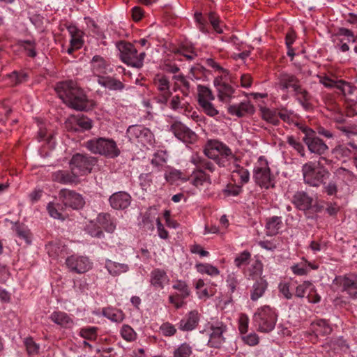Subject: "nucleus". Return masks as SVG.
Masks as SVG:
<instances>
[{
  "mask_svg": "<svg viewBox=\"0 0 357 357\" xmlns=\"http://www.w3.org/2000/svg\"><path fill=\"white\" fill-rule=\"evenodd\" d=\"M312 198L303 191L296 192L292 198V203L301 211L310 209L312 204Z\"/></svg>",
  "mask_w": 357,
  "mask_h": 357,
  "instance_id": "obj_24",
  "label": "nucleus"
},
{
  "mask_svg": "<svg viewBox=\"0 0 357 357\" xmlns=\"http://www.w3.org/2000/svg\"><path fill=\"white\" fill-rule=\"evenodd\" d=\"M79 335L85 340H95L98 336V328L96 326H86L80 328Z\"/></svg>",
  "mask_w": 357,
  "mask_h": 357,
  "instance_id": "obj_53",
  "label": "nucleus"
},
{
  "mask_svg": "<svg viewBox=\"0 0 357 357\" xmlns=\"http://www.w3.org/2000/svg\"><path fill=\"white\" fill-rule=\"evenodd\" d=\"M59 197L66 206L73 209H79L84 204L82 195L73 190L63 189L59 192Z\"/></svg>",
  "mask_w": 357,
  "mask_h": 357,
  "instance_id": "obj_17",
  "label": "nucleus"
},
{
  "mask_svg": "<svg viewBox=\"0 0 357 357\" xmlns=\"http://www.w3.org/2000/svg\"><path fill=\"white\" fill-rule=\"evenodd\" d=\"M196 188H199L206 182L210 181V177L202 169H195L187 179Z\"/></svg>",
  "mask_w": 357,
  "mask_h": 357,
  "instance_id": "obj_40",
  "label": "nucleus"
},
{
  "mask_svg": "<svg viewBox=\"0 0 357 357\" xmlns=\"http://www.w3.org/2000/svg\"><path fill=\"white\" fill-rule=\"evenodd\" d=\"M70 34V45L74 48L80 49L84 44V33L75 25H70L67 27Z\"/></svg>",
  "mask_w": 357,
  "mask_h": 357,
  "instance_id": "obj_31",
  "label": "nucleus"
},
{
  "mask_svg": "<svg viewBox=\"0 0 357 357\" xmlns=\"http://www.w3.org/2000/svg\"><path fill=\"white\" fill-rule=\"evenodd\" d=\"M232 178L241 185L247 183L250 180L249 171L238 165L235 166V169L232 171Z\"/></svg>",
  "mask_w": 357,
  "mask_h": 357,
  "instance_id": "obj_41",
  "label": "nucleus"
},
{
  "mask_svg": "<svg viewBox=\"0 0 357 357\" xmlns=\"http://www.w3.org/2000/svg\"><path fill=\"white\" fill-rule=\"evenodd\" d=\"M167 161V156L166 152L163 151H158L153 154L151 163L153 167L160 171L165 166Z\"/></svg>",
  "mask_w": 357,
  "mask_h": 357,
  "instance_id": "obj_44",
  "label": "nucleus"
},
{
  "mask_svg": "<svg viewBox=\"0 0 357 357\" xmlns=\"http://www.w3.org/2000/svg\"><path fill=\"white\" fill-rule=\"evenodd\" d=\"M294 92L297 100L305 109L307 110L312 107V105L310 103L311 95L307 90L303 89L301 84L297 86Z\"/></svg>",
  "mask_w": 357,
  "mask_h": 357,
  "instance_id": "obj_38",
  "label": "nucleus"
},
{
  "mask_svg": "<svg viewBox=\"0 0 357 357\" xmlns=\"http://www.w3.org/2000/svg\"><path fill=\"white\" fill-rule=\"evenodd\" d=\"M337 89L341 91L344 96L351 95L355 91V87L350 83L344 80H337Z\"/></svg>",
  "mask_w": 357,
  "mask_h": 357,
  "instance_id": "obj_63",
  "label": "nucleus"
},
{
  "mask_svg": "<svg viewBox=\"0 0 357 357\" xmlns=\"http://www.w3.org/2000/svg\"><path fill=\"white\" fill-rule=\"evenodd\" d=\"M205 155L222 167L236 161V157L225 144L215 139L208 140L204 148Z\"/></svg>",
  "mask_w": 357,
  "mask_h": 357,
  "instance_id": "obj_2",
  "label": "nucleus"
},
{
  "mask_svg": "<svg viewBox=\"0 0 357 357\" xmlns=\"http://www.w3.org/2000/svg\"><path fill=\"white\" fill-rule=\"evenodd\" d=\"M165 178L167 182L174 183L177 181H186L187 178L183 176V173L174 168L169 167L165 173Z\"/></svg>",
  "mask_w": 357,
  "mask_h": 357,
  "instance_id": "obj_49",
  "label": "nucleus"
},
{
  "mask_svg": "<svg viewBox=\"0 0 357 357\" xmlns=\"http://www.w3.org/2000/svg\"><path fill=\"white\" fill-rule=\"evenodd\" d=\"M268 288V282L264 278H259L253 283L250 290V296L252 301H257L261 298Z\"/></svg>",
  "mask_w": 357,
  "mask_h": 357,
  "instance_id": "obj_28",
  "label": "nucleus"
},
{
  "mask_svg": "<svg viewBox=\"0 0 357 357\" xmlns=\"http://www.w3.org/2000/svg\"><path fill=\"white\" fill-rule=\"evenodd\" d=\"M49 319L62 329L71 330L75 326L73 316L61 310L52 312Z\"/></svg>",
  "mask_w": 357,
  "mask_h": 357,
  "instance_id": "obj_16",
  "label": "nucleus"
},
{
  "mask_svg": "<svg viewBox=\"0 0 357 357\" xmlns=\"http://www.w3.org/2000/svg\"><path fill=\"white\" fill-rule=\"evenodd\" d=\"M278 320L275 309L269 305L259 307L253 316V323L258 331L268 333L272 331Z\"/></svg>",
  "mask_w": 357,
  "mask_h": 357,
  "instance_id": "obj_3",
  "label": "nucleus"
},
{
  "mask_svg": "<svg viewBox=\"0 0 357 357\" xmlns=\"http://www.w3.org/2000/svg\"><path fill=\"white\" fill-rule=\"evenodd\" d=\"M303 131L305 134L303 141L311 153L321 155L328 150V147L326 143L321 139L316 136L312 129L305 128Z\"/></svg>",
  "mask_w": 357,
  "mask_h": 357,
  "instance_id": "obj_13",
  "label": "nucleus"
},
{
  "mask_svg": "<svg viewBox=\"0 0 357 357\" xmlns=\"http://www.w3.org/2000/svg\"><path fill=\"white\" fill-rule=\"evenodd\" d=\"M149 282L155 289L162 290L169 284L170 278L164 269L155 268L150 273Z\"/></svg>",
  "mask_w": 357,
  "mask_h": 357,
  "instance_id": "obj_18",
  "label": "nucleus"
},
{
  "mask_svg": "<svg viewBox=\"0 0 357 357\" xmlns=\"http://www.w3.org/2000/svg\"><path fill=\"white\" fill-rule=\"evenodd\" d=\"M190 161L197 167V169H202L203 171L205 169L211 172H213L215 170V165L213 163L197 154H192L190 157Z\"/></svg>",
  "mask_w": 357,
  "mask_h": 357,
  "instance_id": "obj_36",
  "label": "nucleus"
},
{
  "mask_svg": "<svg viewBox=\"0 0 357 357\" xmlns=\"http://www.w3.org/2000/svg\"><path fill=\"white\" fill-rule=\"evenodd\" d=\"M253 178L261 188L268 189L275 186V178L271 172L267 159L261 155L255 162Z\"/></svg>",
  "mask_w": 357,
  "mask_h": 357,
  "instance_id": "obj_5",
  "label": "nucleus"
},
{
  "mask_svg": "<svg viewBox=\"0 0 357 357\" xmlns=\"http://www.w3.org/2000/svg\"><path fill=\"white\" fill-rule=\"evenodd\" d=\"M18 44L20 47L26 52L28 56L33 58L37 55L36 50V43L35 40H21Z\"/></svg>",
  "mask_w": 357,
  "mask_h": 357,
  "instance_id": "obj_48",
  "label": "nucleus"
},
{
  "mask_svg": "<svg viewBox=\"0 0 357 357\" xmlns=\"http://www.w3.org/2000/svg\"><path fill=\"white\" fill-rule=\"evenodd\" d=\"M55 91L65 104L76 110L89 111L95 105L93 100L88 99L84 91L72 80L57 83Z\"/></svg>",
  "mask_w": 357,
  "mask_h": 357,
  "instance_id": "obj_1",
  "label": "nucleus"
},
{
  "mask_svg": "<svg viewBox=\"0 0 357 357\" xmlns=\"http://www.w3.org/2000/svg\"><path fill=\"white\" fill-rule=\"evenodd\" d=\"M73 172L66 170H59L52 174V180L63 184L73 183L77 181Z\"/></svg>",
  "mask_w": 357,
  "mask_h": 357,
  "instance_id": "obj_37",
  "label": "nucleus"
},
{
  "mask_svg": "<svg viewBox=\"0 0 357 357\" xmlns=\"http://www.w3.org/2000/svg\"><path fill=\"white\" fill-rule=\"evenodd\" d=\"M122 338L127 342H133L137 339V335L133 328L129 325L124 324L120 330Z\"/></svg>",
  "mask_w": 357,
  "mask_h": 357,
  "instance_id": "obj_52",
  "label": "nucleus"
},
{
  "mask_svg": "<svg viewBox=\"0 0 357 357\" xmlns=\"http://www.w3.org/2000/svg\"><path fill=\"white\" fill-rule=\"evenodd\" d=\"M118 47L121 60L128 66L140 68L143 66L146 56L144 52L138 54L135 47L130 43H121Z\"/></svg>",
  "mask_w": 357,
  "mask_h": 357,
  "instance_id": "obj_8",
  "label": "nucleus"
},
{
  "mask_svg": "<svg viewBox=\"0 0 357 357\" xmlns=\"http://www.w3.org/2000/svg\"><path fill=\"white\" fill-rule=\"evenodd\" d=\"M172 110L177 112H183L188 110V102L184 96H180L176 94L173 96L167 104Z\"/></svg>",
  "mask_w": 357,
  "mask_h": 357,
  "instance_id": "obj_33",
  "label": "nucleus"
},
{
  "mask_svg": "<svg viewBox=\"0 0 357 357\" xmlns=\"http://www.w3.org/2000/svg\"><path fill=\"white\" fill-rule=\"evenodd\" d=\"M278 85L282 91L291 89L294 91L300 83L294 75L282 73L278 77Z\"/></svg>",
  "mask_w": 357,
  "mask_h": 357,
  "instance_id": "obj_27",
  "label": "nucleus"
},
{
  "mask_svg": "<svg viewBox=\"0 0 357 357\" xmlns=\"http://www.w3.org/2000/svg\"><path fill=\"white\" fill-rule=\"evenodd\" d=\"M200 314L197 310L190 311L178 323V328L182 331L195 330L199 324Z\"/></svg>",
  "mask_w": 357,
  "mask_h": 357,
  "instance_id": "obj_21",
  "label": "nucleus"
},
{
  "mask_svg": "<svg viewBox=\"0 0 357 357\" xmlns=\"http://www.w3.org/2000/svg\"><path fill=\"white\" fill-rule=\"evenodd\" d=\"M159 330L162 335L165 337L174 336L177 332L176 326L168 321L162 324L159 328Z\"/></svg>",
  "mask_w": 357,
  "mask_h": 357,
  "instance_id": "obj_59",
  "label": "nucleus"
},
{
  "mask_svg": "<svg viewBox=\"0 0 357 357\" xmlns=\"http://www.w3.org/2000/svg\"><path fill=\"white\" fill-rule=\"evenodd\" d=\"M214 100V96L211 90L204 86H198V102L199 105L202 103V101H212Z\"/></svg>",
  "mask_w": 357,
  "mask_h": 357,
  "instance_id": "obj_57",
  "label": "nucleus"
},
{
  "mask_svg": "<svg viewBox=\"0 0 357 357\" xmlns=\"http://www.w3.org/2000/svg\"><path fill=\"white\" fill-rule=\"evenodd\" d=\"M17 236L21 239L24 240L28 245L31 243V234L30 230L24 225L15 224L13 227Z\"/></svg>",
  "mask_w": 357,
  "mask_h": 357,
  "instance_id": "obj_46",
  "label": "nucleus"
},
{
  "mask_svg": "<svg viewBox=\"0 0 357 357\" xmlns=\"http://www.w3.org/2000/svg\"><path fill=\"white\" fill-rule=\"evenodd\" d=\"M214 85L218 92V97L222 101H227L232 96L234 89L229 82H222L220 79L214 80Z\"/></svg>",
  "mask_w": 357,
  "mask_h": 357,
  "instance_id": "obj_32",
  "label": "nucleus"
},
{
  "mask_svg": "<svg viewBox=\"0 0 357 357\" xmlns=\"http://www.w3.org/2000/svg\"><path fill=\"white\" fill-rule=\"evenodd\" d=\"M84 146L92 153L99 154L109 158H114L120 154V150L116 142L112 139L94 138L86 141Z\"/></svg>",
  "mask_w": 357,
  "mask_h": 357,
  "instance_id": "obj_4",
  "label": "nucleus"
},
{
  "mask_svg": "<svg viewBox=\"0 0 357 357\" xmlns=\"http://www.w3.org/2000/svg\"><path fill=\"white\" fill-rule=\"evenodd\" d=\"M313 289V284L310 281H303L298 284L295 291V296L298 298H304L308 291Z\"/></svg>",
  "mask_w": 357,
  "mask_h": 357,
  "instance_id": "obj_54",
  "label": "nucleus"
},
{
  "mask_svg": "<svg viewBox=\"0 0 357 357\" xmlns=\"http://www.w3.org/2000/svg\"><path fill=\"white\" fill-rule=\"evenodd\" d=\"M96 223L100 227L108 233H112L116 229V222L111 215L107 213H100L96 219Z\"/></svg>",
  "mask_w": 357,
  "mask_h": 357,
  "instance_id": "obj_29",
  "label": "nucleus"
},
{
  "mask_svg": "<svg viewBox=\"0 0 357 357\" xmlns=\"http://www.w3.org/2000/svg\"><path fill=\"white\" fill-rule=\"evenodd\" d=\"M97 82L101 86L110 91H121L125 88V85L121 81L112 76H99Z\"/></svg>",
  "mask_w": 357,
  "mask_h": 357,
  "instance_id": "obj_23",
  "label": "nucleus"
},
{
  "mask_svg": "<svg viewBox=\"0 0 357 357\" xmlns=\"http://www.w3.org/2000/svg\"><path fill=\"white\" fill-rule=\"evenodd\" d=\"M96 224L97 223L91 222L90 224L86 226V231L92 237L102 238L105 234L100 226H97Z\"/></svg>",
  "mask_w": 357,
  "mask_h": 357,
  "instance_id": "obj_58",
  "label": "nucleus"
},
{
  "mask_svg": "<svg viewBox=\"0 0 357 357\" xmlns=\"http://www.w3.org/2000/svg\"><path fill=\"white\" fill-rule=\"evenodd\" d=\"M153 83L159 92L158 96L155 98L157 102L167 104L171 95L169 79L164 75L157 74L153 78Z\"/></svg>",
  "mask_w": 357,
  "mask_h": 357,
  "instance_id": "obj_15",
  "label": "nucleus"
},
{
  "mask_svg": "<svg viewBox=\"0 0 357 357\" xmlns=\"http://www.w3.org/2000/svg\"><path fill=\"white\" fill-rule=\"evenodd\" d=\"M196 271L202 274H206L211 278L217 277L220 275L219 268L209 263H196L195 265Z\"/></svg>",
  "mask_w": 357,
  "mask_h": 357,
  "instance_id": "obj_39",
  "label": "nucleus"
},
{
  "mask_svg": "<svg viewBox=\"0 0 357 357\" xmlns=\"http://www.w3.org/2000/svg\"><path fill=\"white\" fill-rule=\"evenodd\" d=\"M302 174L304 182L314 187L319 186L330 175L325 167L319 166V162H308L303 165Z\"/></svg>",
  "mask_w": 357,
  "mask_h": 357,
  "instance_id": "obj_6",
  "label": "nucleus"
},
{
  "mask_svg": "<svg viewBox=\"0 0 357 357\" xmlns=\"http://www.w3.org/2000/svg\"><path fill=\"white\" fill-rule=\"evenodd\" d=\"M290 268L294 275L299 276L306 275L309 273L307 264L303 259L302 261L293 264Z\"/></svg>",
  "mask_w": 357,
  "mask_h": 357,
  "instance_id": "obj_62",
  "label": "nucleus"
},
{
  "mask_svg": "<svg viewBox=\"0 0 357 357\" xmlns=\"http://www.w3.org/2000/svg\"><path fill=\"white\" fill-rule=\"evenodd\" d=\"M28 354L36 355L38 354L40 345L36 343L32 337H26L24 341Z\"/></svg>",
  "mask_w": 357,
  "mask_h": 357,
  "instance_id": "obj_64",
  "label": "nucleus"
},
{
  "mask_svg": "<svg viewBox=\"0 0 357 357\" xmlns=\"http://www.w3.org/2000/svg\"><path fill=\"white\" fill-rule=\"evenodd\" d=\"M90 65L91 70L97 79L99 76H103L104 74L112 72L109 63L99 55H96L92 58Z\"/></svg>",
  "mask_w": 357,
  "mask_h": 357,
  "instance_id": "obj_20",
  "label": "nucleus"
},
{
  "mask_svg": "<svg viewBox=\"0 0 357 357\" xmlns=\"http://www.w3.org/2000/svg\"><path fill=\"white\" fill-rule=\"evenodd\" d=\"M340 284L351 297L357 298V275H344L340 279Z\"/></svg>",
  "mask_w": 357,
  "mask_h": 357,
  "instance_id": "obj_26",
  "label": "nucleus"
},
{
  "mask_svg": "<svg viewBox=\"0 0 357 357\" xmlns=\"http://www.w3.org/2000/svg\"><path fill=\"white\" fill-rule=\"evenodd\" d=\"M96 163V160L95 158L77 153L72 157L70 161V167L72 172L77 178L79 176L90 173Z\"/></svg>",
  "mask_w": 357,
  "mask_h": 357,
  "instance_id": "obj_9",
  "label": "nucleus"
},
{
  "mask_svg": "<svg viewBox=\"0 0 357 357\" xmlns=\"http://www.w3.org/2000/svg\"><path fill=\"white\" fill-rule=\"evenodd\" d=\"M203 112L211 117H215L218 115L219 112L212 103V101L204 102L199 104Z\"/></svg>",
  "mask_w": 357,
  "mask_h": 357,
  "instance_id": "obj_61",
  "label": "nucleus"
},
{
  "mask_svg": "<svg viewBox=\"0 0 357 357\" xmlns=\"http://www.w3.org/2000/svg\"><path fill=\"white\" fill-rule=\"evenodd\" d=\"M8 78L12 85H17L26 82L28 79V75L23 70L13 71L8 75Z\"/></svg>",
  "mask_w": 357,
  "mask_h": 357,
  "instance_id": "obj_51",
  "label": "nucleus"
},
{
  "mask_svg": "<svg viewBox=\"0 0 357 357\" xmlns=\"http://www.w3.org/2000/svg\"><path fill=\"white\" fill-rule=\"evenodd\" d=\"M261 111L263 119L274 125H277L278 123V111L268 108H263Z\"/></svg>",
  "mask_w": 357,
  "mask_h": 357,
  "instance_id": "obj_55",
  "label": "nucleus"
},
{
  "mask_svg": "<svg viewBox=\"0 0 357 357\" xmlns=\"http://www.w3.org/2000/svg\"><path fill=\"white\" fill-rule=\"evenodd\" d=\"M356 40V38L354 33V32L347 28H340L337 33L335 35V38L333 39V43L335 44V47L337 45H340L341 44H344L347 43H355Z\"/></svg>",
  "mask_w": 357,
  "mask_h": 357,
  "instance_id": "obj_30",
  "label": "nucleus"
},
{
  "mask_svg": "<svg viewBox=\"0 0 357 357\" xmlns=\"http://www.w3.org/2000/svg\"><path fill=\"white\" fill-rule=\"evenodd\" d=\"M102 315L114 322H121L124 319V314L122 310L108 307L102 310Z\"/></svg>",
  "mask_w": 357,
  "mask_h": 357,
  "instance_id": "obj_43",
  "label": "nucleus"
},
{
  "mask_svg": "<svg viewBox=\"0 0 357 357\" xmlns=\"http://www.w3.org/2000/svg\"><path fill=\"white\" fill-rule=\"evenodd\" d=\"M47 210L48 211L49 215L54 218L58 220H64V218L62 215L61 210L62 206L59 203L56 202H50L47 206Z\"/></svg>",
  "mask_w": 357,
  "mask_h": 357,
  "instance_id": "obj_50",
  "label": "nucleus"
},
{
  "mask_svg": "<svg viewBox=\"0 0 357 357\" xmlns=\"http://www.w3.org/2000/svg\"><path fill=\"white\" fill-rule=\"evenodd\" d=\"M105 268L107 269L108 273L113 277L119 276L123 273L128 272L130 270L128 264L119 263L109 259H105Z\"/></svg>",
  "mask_w": 357,
  "mask_h": 357,
  "instance_id": "obj_25",
  "label": "nucleus"
},
{
  "mask_svg": "<svg viewBox=\"0 0 357 357\" xmlns=\"http://www.w3.org/2000/svg\"><path fill=\"white\" fill-rule=\"evenodd\" d=\"M227 329V326L221 321L211 324L207 331L209 336L207 344L210 347L220 348L225 342L223 335Z\"/></svg>",
  "mask_w": 357,
  "mask_h": 357,
  "instance_id": "obj_14",
  "label": "nucleus"
},
{
  "mask_svg": "<svg viewBox=\"0 0 357 357\" xmlns=\"http://www.w3.org/2000/svg\"><path fill=\"white\" fill-rule=\"evenodd\" d=\"M168 130L180 141L185 144H192L197 140V135L181 121L175 119L169 122Z\"/></svg>",
  "mask_w": 357,
  "mask_h": 357,
  "instance_id": "obj_11",
  "label": "nucleus"
},
{
  "mask_svg": "<svg viewBox=\"0 0 357 357\" xmlns=\"http://www.w3.org/2000/svg\"><path fill=\"white\" fill-rule=\"evenodd\" d=\"M72 121L76 123L78 128H75V130H88L92 128V121L90 119L85 116H78L73 118Z\"/></svg>",
  "mask_w": 357,
  "mask_h": 357,
  "instance_id": "obj_56",
  "label": "nucleus"
},
{
  "mask_svg": "<svg viewBox=\"0 0 357 357\" xmlns=\"http://www.w3.org/2000/svg\"><path fill=\"white\" fill-rule=\"evenodd\" d=\"M230 114L242 117L252 114L255 112V107L249 100H245L239 104L231 105L228 108Z\"/></svg>",
  "mask_w": 357,
  "mask_h": 357,
  "instance_id": "obj_22",
  "label": "nucleus"
},
{
  "mask_svg": "<svg viewBox=\"0 0 357 357\" xmlns=\"http://www.w3.org/2000/svg\"><path fill=\"white\" fill-rule=\"evenodd\" d=\"M194 20L197 29L205 34L209 33L210 27L208 23V20L201 12L197 11L195 13Z\"/></svg>",
  "mask_w": 357,
  "mask_h": 357,
  "instance_id": "obj_45",
  "label": "nucleus"
},
{
  "mask_svg": "<svg viewBox=\"0 0 357 357\" xmlns=\"http://www.w3.org/2000/svg\"><path fill=\"white\" fill-rule=\"evenodd\" d=\"M245 277L249 280H257L261 278L263 273V264L260 260H255L244 270Z\"/></svg>",
  "mask_w": 357,
  "mask_h": 357,
  "instance_id": "obj_34",
  "label": "nucleus"
},
{
  "mask_svg": "<svg viewBox=\"0 0 357 357\" xmlns=\"http://www.w3.org/2000/svg\"><path fill=\"white\" fill-rule=\"evenodd\" d=\"M282 227V220L280 216H272L268 218L266 221V234L268 236H275L279 233Z\"/></svg>",
  "mask_w": 357,
  "mask_h": 357,
  "instance_id": "obj_35",
  "label": "nucleus"
},
{
  "mask_svg": "<svg viewBox=\"0 0 357 357\" xmlns=\"http://www.w3.org/2000/svg\"><path fill=\"white\" fill-rule=\"evenodd\" d=\"M172 289L177 292L169 296V302L176 309H179L185 304V300L190 296V289L186 281L178 279L173 281Z\"/></svg>",
  "mask_w": 357,
  "mask_h": 357,
  "instance_id": "obj_10",
  "label": "nucleus"
},
{
  "mask_svg": "<svg viewBox=\"0 0 357 357\" xmlns=\"http://www.w3.org/2000/svg\"><path fill=\"white\" fill-rule=\"evenodd\" d=\"M126 135L130 142L143 147H153L155 139L153 133L148 128L142 125L130 126L126 130Z\"/></svg>",
  "mask_w": 357,
  "mask_h": 357,
  "instance_id": "obj_7",
  "label": "nucleus"
},
{
  "mask_svg": "<svg viewBox=\"0 0 357 357\" xmlns=\"http://www.w3.org/2000/svg\"><path fill=\"white\" fill-rule=\"evenodd\" d=\"M251 257V254L248 250H244L238 254L234 259V264L236 267L241 268L242 266L248 264Z\"/></svg>",
  "mask_w": 357,
  "mask_h": 357,
  "instance_id": "obj_60",
  "label": "nucleus"
},
{
  "mask_svg": "<svg viewBox=\"0 0 357 357\" xmlns=\"http://www.w3.org/2000/svg\"><path fill=\"white\" fill-rule=\"evenodd\" d=\"M312 327L316 335H326L332 331L331 326L325 319H317L313 321Z\"/></svg>",
  "mask_w": 357,
  "mask_h": 357,
  "instance_id": "obj_42",
  "label": "nucleus"
},
{
  "mask_svg": "<svg viewBox=\"0 0 357 357\" xmlns=\"http://www.w3.org/2000/svg\"><path fill=\"white\" fill-rule=\"evenodd\" d=\"M192 354V347L190 344L183 342L178 345L173 351V357H190Z\"/></svg>",
  "mask_w": 357,
  "mask_h": 357,
  "instance_id": "obj_47",
  "label": "nucleus"
},
{
  "mask_svg": "<svg viewBox=\"0 0 357 357\" xmlns=\"http://www.w3.org/2000/svg\"><path fill=\"white\" fill-rule=\"evenodd\" d=\"M131 199L130 194L124 191H119L109 197V203L115 210H124L130 205Z\"/></svg>",
  "mask_w": 357,
  "mask_h": 357,
  "instance_id": "obj_19",
  "label": "nucleus"
},
{
  "mask_svg": "<svg viewBox=\"0 0 357 357\" xmlns=\"http://www.w3.org/2000/svg\"><path fill=\"white\" fill-rule=\"evenodd\" d=\"M65 263L71 272L78 274L85 273L93 267V262L88 257L77 254L68 257Z\"/></svg>",
  "mask_w": 357,
  "mask_h": 357,
  "instance_id": "obj_12",
  "label": "nucleus"
}]
</instances>
